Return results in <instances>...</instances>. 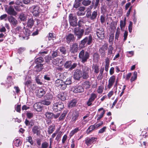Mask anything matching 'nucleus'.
Returning a JSON list of instances; mask_svg holds the SVG:
<instances>
[{
	"instance_id": "1",
	"label": "nucleus",
	"mask_w": 148,
	"mask_h": 148,
	"mask_svg": "<svg viewBox=\"0 0 148 148\" xmlns=\"http://www.w3.org/2000/svg\"><path fill=\"white\" fill-rule=\"evenodd\" d=\"M93 38L91 35L85 37L80 41L79 45L81 48H84L86 46L91 45L92 42Z\"/></svg>"
},
{
	"instance_id": "2",
	"label": "nucleus",
	"mask_w": 148,
	"mask_h": 148,
	"mask_svg": "<svg viewBox=\"0 0 148 148\" xmlns=\"http://www.w3.org/2000/svg\"><path fill=\"white\" fill-rule=\"evenodd\" d=\"M63 75L62 74L58 73L56 75L57 77L59 78L55 81V84L56 86L59 87L62 90H65L67 86L65 84V82L63 81L62 80L60 79L61 76Z\"/></svg>"
},
{
	"instance_id": "3",
	"label": "nucleus",
	"mask_w": 148,
	"mask_h": 148,
	"mask_svg": "<svg viewBox=\"0 0 148 148\" xmlns=\"http://www.w3.org/2000/svg\"><path fill=\"white\" fill-rule=\"evenodd\" d=\"M90 57V54L87 51L82 50L79 53V60L82 63H84L87 61Z\"/></svg>"
},
{
	"instance_id": "4",
	"label": "nucleus",
	"mask_w": 148,
	"mask_h": 148,
	"mask_svg": "<svg viewBox=\"0 0 148 148\" xmlns=\"http://www.w3.org/2000/svg\"><path fill=\"white\" fill-rule=\"evenodd\" d=\"M77 16L72 14H69V21L70 25L73 27H76L78 25L77 22Z\"/></svg>"
},
{
	"instance_id": "5",
	"label": "nucleus",
	"mask_w": 148,
	"mask_h": 148,
	"mask_svg": "<svg viewBox=\"0 0 148 148\" xmlns=\"http://www.w3.org/2000/svg\"><path fill=\"white\" fill-rule=\"evenodd\" d=\"M73 31L74 34L77 36V40H79L82 37L84 32L83 29H80L78 27L75 28Z\"/></svg>"
},
{
	"instance_id": "6",
	"label": "nucleus",
	"mask_w": 148,
	"mask_h": 148,
	"mask_svg": "<svg viewBox=\"0 0 148 148\" xmlns=\"http://www.w3.org/2000/svg\"><path fill=\"white\" fill-rule=\"evenodd\" d=\"M63 103L61 102L54 103L52 106V109L55 112L60 111L64 108Z\"/></svg>"
},
{
	"instance_id": "7",
	"label": "nucleus",
	"mask_w": 148,
	"mask_h": 148,
	"mask_svg": "<svg viewBox=\"0 0 148 148\" xmlns=\"http://www.w3.org/2000/svg\"><path fill=\"white\" fill-rule=\"evenodd\" d=\"M90 68L86 66L83 67L82 69V76L84 79H87L89 77V71Z\"/></svg>"
},
{
	"instance_id": "8",
	"label": "nucleus",
	"mask_w": 148,
	"mask_h": 148,
	"mask_svg": "<svg viewBox=\"0 0 148 148\" xmlns=\"http://www.w3.org/2000/svg\"><path fill=\"white\" fill-rule=\"evenodd\" d=\"M30 9L33 15L35 16H38L40 12L39 7L37 5H34L32 6Z\"/></svg>"
},
{
	"instance_id": "9",
	"label": "nucleus",
	"mask_w": 148,
	"mask_h": 148,
	"mask_svg": "<svg viewBox=\"0 0 148 148\" xmlns=\"http://www.w3.org/2000/svg\"><path fill=\"white\" fill-rule=\"evenodd\" d=\"M73 76L74 78L76 80H79L82 77V72L78 69L75 70L74 71Z\"/></svg>"
},
{
	"instance_id": "10",
	"label": "nucleus",
	"mask_w": 148,
	"mask_h": 148,
	"mask_svg": "<svg viewBox=\"0 0 148 148\" xmlns=\"http://www.w3.org/2000/svg\"><path fill=\"white\" fill-rule=\"evenodd\" d=\"M97 97V95L96 94L94 93H91L88 101L86 102L87 105L88 106H90L92 105V102L95 100Z\"/></svg>"
},
{
	"instance_id": "11",
	"label": "nucleus",
	"mask_w": 148,
	"mask_h": 148,
	"mask_svg": "<svg viewBox=\"0 0 148 148\" xmlns=\"http://www.w3.org/2000/svg\"><path fill=\"white\" fill-rule=\"evenodd\" d=\"M104 30L102 28L97 29V35L98 37L100 39H103L105 38Z\"/></svg>"
},
{
	"instance_id": "12",
	"label": "nucleus",
	"mask_w": 148,
	"mask_h": 148,
	"mask_svg": "<svg viewBox=\"0 0 148 148\" xmlns=\"http://www.w3.org/2000/svg\"><path fill=\"white\" fill-rule=\"evenodd\" d=\"M71 91L75 93H80L84 91V89L81 86H76L72 87Z\"/></svg>"
},
{
	"instance_id": "13",
	"label": "nucleus",
	"mask_w": 148,
	"mask_h": 148,
	"mask_svg": "<svg viewBox=\"0 0 148 148\" xmlns=\"http://www.w3.org/2000/svg\"><path fill=\"white\" fill-rule=\"evenodd\" d=\"M6 11L7 13L10 15L15 16L17 14L16 12L15 11L13 7L12 6H9Z\"/></svg>"
},
{
	"instance_id": "14",
	"label": "nucleus",
	"mask_w": 148,
	"mask_h": 148,
	"mask_svg": "<svg viewBox=\"0 0 148 148\" xmlns=\"http://www.w3.org/2000/svg\"><path fill=\"white\" fill-rule=\"evenodd\" d=\"M78 50V45L77 43L73 44L70 47V51L72 53L74 54L77 52Z\"/></svg>"
},
{
	"instance_id": "15",
	"label": "nucleus",
	"mask_w": 148,
	"mask_h": 148,
	"mask_svg": "<svg viewBox=\"0 0 148 148\" xmlns=\"http://www.w3.org/2000/svg\"><path fill=\"white\" fill-rule=\"evenodd\" d=\"M79 115V112L77 111L73 112L72 114V117L71 119V121L74 123L77 119Z\"/></svg>"
},
{
	"instance_id": "16",
	"label": "nucleus",
	"mask_w": 148,
	"mask_h": 148,
	"mask_svg": "<svg viewBox=\"0 0 148 148\" xmlns=\"http://www.w3.org/2000/svg\"><path fill=\"white\" fill-rule=\"evenodd\" d=\"M115 80V77L113 75L110 77L108 80V88H110L113 85Z\"/></svg>"
},
{
	"instance_id": "17",
	"label": "nucleus",
	"mask_w": 148,
	"mask_h": 148,
	"mask_svg": "<svg viewBox=\"0 0 148 148\" xmlns=\"http://www.w3.org/2000/svg\"><path fill=\"white\" fill-rule=\"evenodd\" d=\"M97 138L95 137H87L86 139L85 143L88 145L96 140Z\"/></svg>"
},
{
	"instance_id": "18",
	"label": "nucleus",
	"mask_w": 148,
	"mask_h": 148,
	"mask_svg": "<svg viewBox=\"0 0 148 148\" xmlns=\"http://www.w3.org/2000/svg\"><path fill=\"white\" fill-rule=\"evenodd\" d=\"M85 8L84 7L81 6L78 8V11L77 12V14L78 16H82L84 15L86 12L85 11Z\"/></svg>"
},
{
	"instance_id": "19",
	"label": "nucleus",
	"mask_w": 148,
	"mask_h": 148,
	"mask_svg": "<svg viewBox=\"0 0 148 148\" xmlns=\"http://www.w3.org/2000/svg\"><path fill=\"white\" fill-rule=\"evenodd\" d=\"M66 39L67 43L69 44L71 42L74 41L75 40V38L73 34H70L66 36Z\"/></svg>"
},
{
	"instance_id": "20",
	"label": "nucleus",
	"mask_w": 148,
	"mask_h": 148,
	"mask_svg": "<svg viewBox=\"0 0 148 148\" xmlns=\"http://www.w3.org/2000/svg\"><path fill=\"white\" fill-rule=\"evenodd\" d=\"M32 131L34 134H36L37 136H39L40 133L39 127L37 125H35L32 128Z\"/></svg>"
},
{
	"instance_id": "21",
	"label": "nucleus",
	"mask_w": 148,
	"mask_h": 148,
	"mask_svg": "<svg viewBox=\"0 0 148 148\" xmlns=\"http://www.w3.org/2000/svg\"><path fill=\"white\" fill-rule=\"evenodd\" d=\"M102 110L103 111L100 114H97V116L98 117L97 118V120H100L102 118L105 114L106 111L103 108H101L98 110V112H99L101 111Z\"/></svg>"
},
{
	"instance_id": "22",
	"label": "nucleus",
	"mask_w": 148,
	"mask_h": 148,
	"mask_svg": "<svg viewBox=\"0 0 148 148\" xmlns=\"http://www.w3.org/2000/svg\"><path fill=\"white\" fill-rule=\"evenodd\" d=\"M8 19L9 22L13 25L15 26L17 24V21L12 16H9Z\"/></svg>"
},
{
	"instance_id": "23",
	"label": "nucleus",
	"mask_w": 148,
	"mask_h": 148,
	"mask_svg": "<svg viewBox=\"0 0 148 148\" xmlns=\"http://www.w3.org/2000/svg\"><path fill=\"white\" fill-rule=\"evenodd\" d=\"M37 95L39 97H41L45 94V91L42 88H39L37 90H36L35 92Z\"/></svg>"
},
{
	"instance_id": "24",
	"label": "nucleus",
	"mask_w": 148,
	"mask_h": 148,
	"mask_svg": "<svg viewBox=\"0 0 148 148\" xmlns=\"http://www.w3.org/2000/svg\"><path fill=\"white\" fill-rule=\"evenodd\" d=\"M43 69V64H37L35 66L34 70L36 72H39Z\"/></svg>"
},
{
	"instance_id": "25",
	"label": "nucleus",
	"mask_w": 148,
	"mask_h": 148,
	"mask_svg": "<svg viewBox=\"0 0 148 148\" xmlns=\"http://www.w3.org/2000/svg\"><path fill=\"white\" fill-rule=\"evenodd\" d=\"M34 121L33 120H28L27 119H25V123L27 126H28L29 128H31L34 125Z\"/></svg>"
},
{
	"instance_id": "26",
	"label": "nucleus",
	"mask_w": 148,
	"mask_h": 148,
	"mask_svg": "<svg viewBox=\"0 0 148 148\" xmlns=\"http://www.w3.org/2000/svg\"><path fill=\"white\" fill-rule=\"evenodd\" d=\"M41 104L40 102L36 103L34 104V107L37 111H40L42 109V107L41 106Z\"/></svg>"
},
{
	"instance_id": "27",
	"label": "nucleus",
	"mask_w": 148,
	"mask_h": 148,
	"mask_svg": "<svg viewBox=\"0 0 148 148\" xmlns=\"http://www.w3.org/2000/svg\"><path fill=\"white\" fill-rule=\"evenodd\" d=\"M19 17L21 21H25L27 20V16L26 14L22 13L19 15Z\"/></svg>"
},
{
	"instance_id": "28",
	"label": "nucleus",
	"mask_w": 148,
	"mask_h": 148,
	"mask_svg": "<svg viewBox=\"0 0 148 148\" xmlns=\"http://www.w3.org/2000/svg\"><path fill=\"white\" fill-rule=\"evenodd\" d=\"M45 99L51 101L53 98V96L51 93H47L44 96Z\"/></svg>"
},
{
	"instance_id": "29",
	"label": "nucleus",
	"mask_w": 148,
	"mask_h": 148,
	"mask_svg": "<svg viewBox=\"0 0 148 148\" xmlns=\"http://www.w3.org/2000/svg\"><path fill=\"white\" fill-rule=\"evenodd\" d=\"M55 126L54 125L49 126L48 128L47 132L49 134H52L55 130Z\"/></svg>"
},
{
	"instance_id": "30",
	"label": "nucleus",
	"mask_w": 148,
	"mask_h": 148,
	"mask_svg": "<svg viewBox=\"0 0 148 148\" xmlns=\"http://www.w3.org/2000/svg\"><path fill=\"white\" fill-rule=\"evenodd\" d=\"M66 95L64 93H60L58 95V97L62 101H64L66 99Z\"/></svg>"
},
{
	"instance_id": "31",
	"label": "nucleus",
	"mask_w": 148,
	"mask_h": 148,
	"mask_svg": "<svg viewBox=\"0 0 148 148\" xmlns=\"http://www.w3.org/2000/svg\"><path fill=\"white\" fill-rule=\"evenodd\" d=\"M126 18H125L124 21L121 20L120 21V26L121 30H123L126 24Z\"/></svg>"
},
{
	"instance_id": "32",
	"label": "nucleus",
	"mask_w": 148,
	"mask_h": 148,
	"mask_svg": "<svg viewBox=\"0 0 148 148\" xmlns=\"http://www.w3.org/2000/svg\"><path fill=\"white\" fill-rule=\"evenodd\" d=\"M45 115L47 118L52 119L53 118V114L49 112H47L45 113Z\"/></svg>"
},
{
	"instance_id": "33",
	"label": "nucleus",
	"mask_w": 148,
	"mask_h": 148,
	"mask_svg": "<svg viewBox=\"0 0 148 148\" xmlns=\"http://www.w3.org/2000/svg\"><path fill=\"white\" fill-rule=\"evenodd\" d=\"M40 102L42 104L46 106H49L51 103V101H50L45 99L42 100L40 101Z\"/></svg>"
},
{
	"instance_id": "34",
	"label": "nucleus",
	"mask_w": 148,
	"mask_h": 148,
	"mask_svg": "<svg viewBox=\"0 0 148 148\" xmlns=\"http://www.w3.org/2000/svg\"><path fill=\"white\" fill-rule=\"evenodd\" d=\"M91 3V1L90 0H83L82 4L84 6H87L89 5Z\"/></svg>"
},
{
	"instance_id": "35",
	"label": "nucleus",
	"mask_w": 148,
	"mask_h": 148,
	"mask_svg": "<svg viewBox=\"0 0 148 148\" xmlns=\"http://www.w3.org/2000/svg\"><path fill=\"white\" fill-rule=\"evenodd\" d=\"M77 103V101L75 99H74L71 101L69 105V107H72L75 106Z\"/></svg>"
},
{
	"instance_id": "36",
	"label": "nucleus",
	"mask_w": 148,
	"mask_h": 148,
	"mask_svg": "<svg viewBox=\"0 0 148 148\" xmlns=\"http://www.w3.org/2000/svg\"><path fill=\"white\" fill-rule=\"evenodd\" d=\"M97 15V11L96 10L94 11L91 14V16L90 18V19L92 20L95 19L96 18Z\"/></svg>"
},
{
	"instance_id": "37",
	"label": "nucleus",
	"mask_w": 148,
	"mask_h": 148,
	"mask_svg": "<svg viewBox=\"0 0 148 148\" xmlns=\"http://www.w3.org/2000/svg\"><path fill=\"white\" fill-rule=\"evenodd\" d=\"M67 110H64L59 118V120H63L65 118L67 113Z\"/></svg>"
},
{
	"instance_id": "38",
	"label": "nucleus",
	"mask_w": 148,
	"mask_h": 148,
	"mask_svg": "<svg viewBox=\"0 0 148 148\" xmlns=\"http://www.w3.org/2000/svg\"><path fill=\"white\" fill-rule=\"evenodd\" d=\"M121 32L120 29L119 27H118L115 33V39L118 40L119 38V35Z\"/></svg>"
},
{
	"instance_id": "39",
	"label": "nucleus",
	"mask_w": 148,
	"mask_h": 148,
	"mask_svg": "<svg viewBox=\"0 0 148 148\" xmlns=\"http://www.w3.org/2000/svg\"><path fill=\"white\" fill-rule=\"evenodd\" d=\"M96 127L95 126V125H91L88 128L87 130V134H88L90 133V132L93 131L96 128Z\"/></svg>"
},
{
	"instance_id": "40",
	"label": "nucleus",
	"mask_w": 148,
	"mask_h": 148,
	"mask_svg": "<svg viewBox=\"0 0 148 148\" xmlns=\"http://www.w3.org/2000/svg\"><path fill=\"white\" fill-rule=\"evenodd\" d=\"M34 21L32 18L29 19L27 22V25L30 27H32L33 25Z\"/></svg>"
},
{
	"instance_id": "41",
	"label": "nucleus",
	"mask_w": 148,
	"mask_h": 148,
	"mask_svg": "<svg viewBox=\"0 0 148 148\" xmlns=\"http://www.w3.org/2000/svg\"><path fill=\"white\" fill-rule=\"evenodd\" d=\"M44 61L43 58L42 57H39L37 58L35 60L36 63L37 64H41Z\"/></svg>"
},
{
	"instance_id": "42",
	"label": "nucleus",
	"mask_w": 148,
	"mask_h": 148,
	"mask_svg": "<svg viewBox=\"0 0 148 148\" xmlns=\"http://www.w3.org/2000/svg\"><path fill=\"white\" fill-rule=\"evenodd\" d=\"M79 130L78 127L75 128L74 129L71 131L69 135L71 137L72 136L75 134Z\"/></svg>"
},
{
	"instance_id": "43",
	"label": "nucleus",
	"mask_w": 148,
	"mask_h": 148,
	"mask_svg": "<svg viewBox=\"0 0 148 148\" xmlns=\"http://www.w3.org/2000/svg\"><path fill=\"white\" fill-rule=\"evenodd\" d=\"M71 79V77H69L66 79L65 82H64L66 86L67 85H71L72 83Z\"/></svg>"
},
{
	"instance_id": "44",
	"label": "nucleus",
	"mask_w": 148,
	"mask_h": 148,
	"mask_svg": "<svg viewBox=\"0 0 148 148\" xmlns=\"http://www.w3.org/2000/svg\"><path fill=\"white\" fill-rule=\"evenodd\" d=\"M71 63L72 62L71 61H66L64 64V66L66 69L70 68L71 65Z\"/></svg>"
},
{
	"instance_id": "45",
	"label": "nucleus",
	"mask_w": 148,
	"mask_h": 148,
	"mask_svg": "<svg viewBox=\"0 0 148 148\" xmlns=\"http://www.w3.org/2000/svg\"><path fill=\"white\" fill-rule=\"evenodd\" d=\"M49 146V143L46 141H45L42 143L41 148H47Z\"/></svg>"
},
{
	"instance_id": "46",
	"label": "nucleus",
	"mask_w": 148,
	"mask_h": 148,
	"mask_svg": "<svg viewBox=\"0 0 148 148\" xmlns=\"http://www.w3.org/2000/svg\"><path fill=\"white\" fill-rule=\"evenodd\" d=\"M137 72L136 71H134L133 73V76H132L130 79V81L131 82L134 81L137 78Z\"/></svg>"
},
{
	"instance_id": "47",
	"label": "nucleus",
	"mask_w": 148,
	"mask_h": 148,
	"mask_svg": "<svg viewBox=\"0 0 148 148\" xmlns=\"http://www.w3.org/2000/svg\"><path fill=\"white\" fill-rule=\"evenodd\" d=\"M15 145L16 147L19 146L21 145V143L20 140L18 139H16L14 141Z\"/></svg>"
},
{
	"instance_id": "48",
	"label": "nucleus",
	"mask_w": 148,
	"mask_h": 148,
	"mask_svg": "<svg viewBox=\"0 0 148 148\" xmlns=\"http://www.w3.org/2000/svg\"><path fill=\"white\" fill-rule=\"evenodd\" d=\"M106 49V47L104 49L103 47H102L99 50V52L101 53V55L103 56H105V50Z\"/></svg>"
},
{
	"instance_id": "49",
	"label": "nucleus",
	"mask_w": 148,
	"mask_h": 148,
	"mask_svg": "<svg viewBox=\"0 0 148 148\" xmlns=\"http://www.w3.org/2000/svg\"><path fill=\"white\" fill-rule=\"evenodd\" d=\"M113 50V48L111 45L109 46L108 48V55H109L112 54V50Z\"/></svg>"
},
{
	"instance_id": "50",
	"label": "nucleus",
	"mask_w": 148,
	"mask_h": 148,
	"mask_svg": "<svg viewBox=\"0 0 148 148\" xmlns=\"http://www.w3.org/2000/svg\"><path fill=\"white\" fill-rule=\"evenodd\" d=\"M52 58H54L57 57L58 55V51L57 50L54 51H52L51 54Z\"/></svg>"
},
{
	"instance_id": "51",
	"label": "nucleus",
	"mask_w": 148,
	"mask_h": 148,
	"mask_svg": "<svg viewBox=\"0 0 148 148\" xmlns=\"http://www.w3.org/2000/svg\"><path fill=\"white\" fill-rule=\"evenodd\" d=\"M60 51L62 54H65L66 53V50L64 47H60Z\"/></svg>"
},
{
	"instance_id": "52",
	"label": "nucleus",
	"mask_w": 148,
	"mask_h": 148,
	"mask_svg": "<svg viewBox=\"0 0 148 148\" xmlns=\"http://www.w3.org/2000/svg\"><path fill=\"white\" fill-rule=\"evenodd\" d=\"M26 140L29 142L31 145H32L33 144L34 142L32 140V137L31 136L27 137L26 138Z\"/></svg>"
},
{
	"instance_id": "53",
	"label": "nucleus",
	"mask_w": 148,
	"mask_h": 148,
	"mask_svg": "<svg viewBox=\"0 0 148 148\" xmlns=\"http://www.w3.org/2000/svg\"><path fill=\"white\" fill-rule=\"evenodd\" d=\"M80 2H78L75 1L73 5V8H75L76 9L80 6Z\"/></svg>"
},
{
	"instance_id": "54",
	"label": "nucleus",
	"mask_w": 148,
	"mask_h": 148,
	"mask_svg": "<svg viewBox=\"0 0 148 148\" xmlns=\"http://www.w3.org/2000/svg\"><path fill=\"white\" fill-rule=\"evenodd\" d=\"M91 31V28L88 27L86 28L85 30V34L88 35Z\"/></svg>"
},
{
	"instance_id": "55",
	"label": "nucleus",
	"mask_w": 148,
	"mask_h": 148,
	"mask_svg": "<svg viewBox=\"0 0 148 148\" xmlns=\"http://www.w3.org/2000/svg\"><path fill=\"white\" fill-rule=\"evenodd\" d=\"M52 57L49 56H46L45 58L46 62L47 63L49 62L50 60H52Z\"/></svg>"
},
{
	"instance_id": "56",
	"label": "nucleus",
	"mask_w": 148,
	"mask_h": 148,
	"mask_svg": "<svg viewBox=\"0 0 148 148\" xmlns=\"http://www.w3.org/2000/svg\"><path fill=\"white\" fill-rule=\"evenodd\" d=\"M49 40H53L55 38V36L52 33H49Z\"/></svg>"
},
{
	"instance_id": "57",
	"label": "nucleus",
	"mask_w": 148,
	"mask_h": 148,
	"mask_svg": "<svg viewBox=\"0 0 148 148\" xmlns=\"http://www.w3.org/2000/svg\"><path fill=\"white\" fill-rule=\"evenodd\" d=\"M93 69H94V72L96 73H98L99 72V66L97 65H95L94 66Z\"/></svg>"
},
{
	"instance_id": "58",
	"label": "nucleus",
	"mask_w": 148,
	"mask_h": 148,
	"mask_svg": "<svg viewBox=\"0 0 148 148\" xmlns=\"http://www.w3.org/2000/svg\"><path fill=\"white\" fill-rule=\"evenodd\" d=\"M103 87L102 86H99L97 90V92L99 93H101L103 90Z\"/></svg>"
},
{
	"instance_id": "59",
	"label": "nucleus",
	"mask_w": 148,
	"mask_h": 148,
	"mask_svg": "<svg viewBox=\"0 0 148 148\" xmlns=\"http://www.w3.org/2000/svg\"><path fill=\"white\" fill-rule=\"evenodd\" d=\"M39 78V76H37L35 79L36 81L38 84L41 85L42 84V82H40V79Z\"/></svg>"
},
{
	"instance_id": "60",
	"label": "nucleus",
	"mask_w": 148,
	"mask_h": 148,
	"mask_svg": "<svg viewBox=\"0 0 148 148\" xmlns=\"http://www.w3.org/2000/svg\"><path fill=\"white\" fill-rule=\"evenodd\" d=\"M84 85L85 86H86V88H89L90 86V82L89 81H85L84 82Z\"/></svg>"
},
{
	"instance_id": "61",
	"label": "nucleus",
	"mask_w": 148,
	"mask_h": 148,
	"mask_svg": "<svg viewBox=\"0 0 148 148\" xmlns=\"http://www.w3.org/2000/svg\"><path fill=\"white\" fill-rule=\"evenodd\" d=\"M132 23L131 21L130 22V23L128 26V29L130 33H131L132 31Z\"/></svg>"
},
{
	"instance_id": "62",
	"label": "nucleus",
	"mask_w": 148,
	"mask_h": 148,
	"mask_svg": "<svg viewBox=\"0 0 148 148\" xmlns=\"http://www.w3.org/2000/svg\"><path fill=\"white\" fill-rule=\"evenodd\" d=\"M93 57L94 59L98 60L99 58V56L97 53H95L94 54Z\"/></svg>"
},
{
	"instance_id": "63",
	"label": "nucleus",
	"mask_w": 148,
	"mask_h": 148,
	"mask_svg": "<svg viewBox=\"0 0 148 148\" xmlns=\"http://www.w3.org/2000/svg\"><path fill=\"white\" fill-rule=\"evenodd\" d=\"M53 64L55 65H57L59 63L58 60V59H53L52 60Z\"/></svg>"
},
{
	"instance_id": "64",
	"label": "nucleus",
	"mask_w": 148,
	"mask_h": 148,
	"mask_svg": "<svg viewBox=\"0 0 148 148\" xmlns=\"http://www.w3.org/2000/svg\"><path fill=\"white\" fill-rule=\"evenodd\" d=\"M77 66V64L76 63H74L72 64H71V67L69 68V70H72L74 69Z\"/></svg>"
}]
</instances>
